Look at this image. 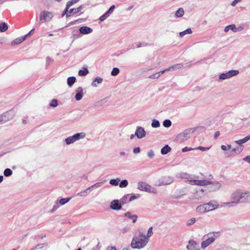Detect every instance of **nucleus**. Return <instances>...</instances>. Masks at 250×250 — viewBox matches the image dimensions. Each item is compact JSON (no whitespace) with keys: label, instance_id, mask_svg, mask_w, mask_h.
Masks as SVG:
<instances>
[{"label":"nucleus","instance_id":"nucleus-1","mask_svg":"<svg viewBox=\"0 0 250 250\" xmlns=\"http://www.w3.org/2000/svg\"><path fill=\"white\" fill-rule=\"evenodd\" d=\"M181 177L182 178L188 179L189 183L191 185L197 186H207L208 185L212 184L214 186V189H219L221 187V184L218 182H214L208 181V180H196L198 177L195 175H191L187 173H182L181 174Z\"/></svg>","mask_w":250,"mask_h":250},{"label":"nucleus","instance_id":"nucleus-2","mask_svg":"<svg viewBox=\"0 0 250 250\" xmlns=\"http://www.w3.org/2000/svg\"><path fill=\"white\" fill-rule=\"evenodd\" d=\"M230 198L232 203L236 204L250 203V191L237 189L232 193Z\"/></svg>","mask_w":250,"mask_h":250},{"label":"nucleus","instance_id":"nucleus-3","mask_svg":"<svg viewBox=\"0 0 250 250\" xmlns=\"http://www.w3.org/2000/svg\"><path fill=\"white\" fill-rule=\"evenodd\" d=\"M217 201L211 200L208 203L203 204L198 206L196 208V211L199 213H205L207 212L214 210L219 208Z\"/></svg>","mask_w":250,"mask_h":250},{"label":"nucleus","instance_id":"nucleus-4","mask_svg":"<svg viewBox=\"0 0 250 250\" xmlns=\"http://www.w3.org/2000/svg\"><path fill=\"white\" fill-rule=\"evenodd\" d=\"M220 233L219 231H214L210 232L204 236L205 240L201 243V248L205 249L210 244H212L216 238L220 236Z\"/></svg>","mask_w":250,"mask_h":250},{"label":"nucleus","instance_id":"nucleus-5","mask_svg":"<svg viewBox=\"0 0 250 250\" xmlns=\"http://www.w3.org/2000/svg\"><path fill=\"white\" fill-rule=\"evenodd\" d=\"M148 242V239H143L137 236L132 238L130 246L134 249H141L145 247Z\"/></svg>","mask_w":250,"mask_h":250},{"label":"nucleus","instance_id":"nucleus-6","mask_svg":"<svg viewBox=\"0 0 250 250\" xmlns=\"http://www.w3.org/2000/svg\"><path fill=\"white\" fill-rule=\"evenodd\" d=\"M137 188L141 191H144L148 193H156L157 190L146 182H139L138 183Z\"/></svg>","mask_w":250,"mask_h":250},{"label":"nucleus","instance_id":"nucleus-7","mask_svg":"<svg viewBox=\"0 0 250 250\" xmlns=\"http://www.w3.org/2000/svg\"><path fill=\"white\" fill-rule=\"evenodd\" d=\"M85 137V133L83 132L77 133L72 136H69L65 139V143L69 145Z\"/></svg>","mask_w":250,"mask_h":250},{"label":"nucleus","instance_id":"nucleus-8","mask_svg":"<svg viewBox=\"0 0 250 250\" xmlns=\"http://www.w3.org/2000/svg\"><path fill=\"white\" fill-rule=\"evenodd\" d=\"M193 132L191 128L187 129L182 133L179 134L177 139L180 142H184L190 138L191 134Z\"/></svg>","mask_w":250,"mask_h":250},{"label":"nucleus","instance_id":"nucleus-9","mask_svg":"<svg viewBox=\"0 0 250 250\" xmlns=\"http://www.w3.org/2000/svg\"><path fill=\"white\" fill-rule=\"evenodd\" d=\"M239 73L237 70H231L226 73H223L219 76V80H223L229 79L234 76L237 75Z\"/></svg>","mask_w":250,"mask_h":250},{"label":"nucleus","instance_id":"nucleus-10","mask_svg":"<svg viewBox=\"0 0 250 250\" xmlns=\"http://www.w3.org/2000/svg\"><path fill=\"white\" fill-rule=\"evenodd\" d=\"M53 16L52 13L49 11H43L40 13V20L44 22L48 21L51 20Z\"/></svg>","mask_w":250,"mask_h":250},{"label":"nucleus","instance_id":"nucleus-11","mask_svg":"<svg viewBox=\"0 0 250 250\" xmlns=\"http://www.w3.org/2000/svg\"><path fill=\"white\" fill-rule=\"evenodd\" d=\"M174 181V179L172 177L170 176L164 177L161 179H160L158 181V186H161L163 185H169Z\"/></svg>","mask_w":250,"mask_h":250},{"label":"nucleus","instance_id":"nucleus-12","mask_svg":"<svg viewBox=\"0 0 250 250\" xmlns=\"http://www.w3.org/2000/svg\"><path fill=\"white\" fill-rule=\"evenodd\" d=\"M122 205L120 202H119V200L116 199L113 200L110 205V208L111 209L115 210H119L122 208Z\"/></svg>","mask_w":250,"mask_h":250},{"label":"nucleus","instance_id":"nucleus-13","mask_svg":"<svg viewBox=\"0 0 250 250\" xmlns=\"http://www.w3.org/2000/svg\"><path fill=\"white\" fill-rule=\"evenodd\" d=\"M188 250H200L198 243L194 240H190L187 246Z\"/></svg>","mask_w":250,"mask_h":250},{"label":"nucleus","instance_id":"nucleus-14","mask_svg":"<svg viewBox=\"0 0 250 250\" xmlns=\"http://www.w3.org/2000/svg\"><path fill=\"white\" fill-rule=\"evenodd\" d=\"M146 134V131L143 127L141 126H138L137 127L135 135H136L138 139L144 138L145 137Z\"/></svg>","mask_w":250,"mask_h":250},{"label":"nucleus","instance_id":"nucleus-15","mask_svg":"<svg viewBox=\"0 0 250 250\" xmlns=\"http://www.w3.org/2000/svg\"><path fill=\"white\" fill-rule=\"evenodd\" d=\"M115 5H112L109 9L103 15H102L100 18L99 20L100 21H104L107 18H108L110 14H111L114 9H115Z\"/></svg>","mask_w":250,"mask_h":250},{"label":"nucleus","instance_id":"nucleus-16","mask_svg":"<svg viewBox=\"0 0 250 250\" xmlns=\"http://www.w3.org/2000/svg\"><path fill=\"white\" fill-rule=\"evenodd\" d=\"M124 216L132 220L133 223L136 222L138 219V216L135 214H132L130 211H127L124 213Z\"/></svg>","mask_w":250,"mask_h":250},{"label":"nucleus","instance_id":"nucleus-17","mask_svg":"<svg viewBox=\"0 0 250 250\" xmlns=\"http://www.w3.org/2000/svg\"><path fill=\"white\" fill-rule=\"evenodd\" d=\"M76 91L77 93L75 95V99L78 101L81 100L83 96V88L82 87H79L76 89Z\"/></svg>","mask_w":250,"mask_h":250},{"label":"nucleus","instance_id":"nucleus-18","mask_svg":"<svg viewBox=\"0 0 250 250\" xmlns=\"http://www.w3.org/2000/svg\"><path fill=\"white\" fill-rule=\"evenodd\" d=\"M79 31L81 34L85 35L92 33L93 30L91 28L88 26H82L80 28Z\"/></svg>","mask_w":250,"mask_h":250},{"label":"nucleus","instance_id":"nucleus-19","mask_svg":"<svg viewBox=\"0 0 250 250\" xmlns=\"http://www.w3.org/2000/svg\"><path fill=\"white\" fill-rule=\"evenodd\" d=\"M239 28H240L239 31L243 29V28H242L241 27H240L239 28H238L237 29L236 28V26L235 24H230V25H228L225 27L224 31L225 32H227L230 29L232 31L235 32H237L238 29Z\"/></svg>","mask_w":250,"mask_h":250},{"label":"nucleus","instance_id":"nucleus-20","mask_svg":"<svg viewBox=\"0 0 250 250\" xmlns=\"http://www.w3.org/2000/svg\"><path fill=\"white\" fill-rule=\"evenodd\" d=\"M25 40V37H24V36L21 37H20V38H16V39H15L14 40H13L11 42V44L12 45H17L18 44H20V43H21L22 42H23Z\"/></svg>","mask_w":250,"mask_h":250},{"label":"nucleus","instance_id":"nucleus-21","mask_svg":"<svg viewBox=\"0 0 250 250\" xmlns=\"http://www.w3.org/2000/svg\"><path fill=\"white\" fill-rule=\"evenodd\" d=\"M171 150V148L168 145H167L161 149V153L163 155H165L170 152Z\"/></svg>","mask_w":250,"mask_h":250},{"label":"nucleus","instance_id":"nucleus-22","mask_svg":"<svg viewBox=\"0 0 250 250\" xmlns=\"http://www.w3.org/2000/svg\"><path fill=\"white\" fill-rule=\"evenodd\" d=\"M103 79L102 78L97 77L92 81L91 85L93 87H97V85L96 83L97 82L98 83H101L103 82Z\"/></svg>","mask_w":250,"mask_h":250},{"label":"nucleus","instance_id":"nucleus-23","mask_svg":"<svg viewBox=\"0 0 250 250\" xmlns=\"http://www.w3.org/2000/svg\"><path fill=\"white\" fill-rule=\"evenodd\" d=\"M250 140V137H249L248 136H247L245 137V138H243L242 139H240L239 140L235 141V143L236 144L239 145L240 146H242L241 145L242 144L246 143L247 142H248Z\"/></svg>","mask_w":250,"mask_h":250},{"label":"nucleus","instance_id":"nucleus-24","mask_svg":"<svg viewBox=\"0 0 250 250\" xmlns=\"http://www.w3.org/2000/svg\"><path fill=\"white\" fill-rule=\"evenodd\" d=\"M76 79L74 76L69 77L67 78V83L69 87H71L75 83Z\"/></svg>","mask_w":250,"mask_h":250},{"label":"nucleus","instance_id":"nucleus-25","mask_svg":"<svg viewBox=\"0 0 250 250\" xmlns=\"http://www.w3.org/2000/svg\"><path fill=\"white\" fill-rule=\"evenodd\" d=\"M83 5H81L77 8H72L69 10V14H76L78 13L82 9H83Z\"/></svg>","mask_w":250,"mask_h":250},{"label":"nucleus","instance_id":"nucleus-26","mask_svg":"<svg viewBox=\"0 0 250 250\" xmlns=\"http://www.w3.org/2000/svg\"><path fill=\"white\" fill-rule=\"evenodd\" d=\"M184 14V10L183 8H180L177 10L175 14V17L176 18H181Z\"/></svg>","mask_w":250,"mask_h":250},{"label":"nucleus","instance_id":"nucleus-27","mask_svg":"<svg viewBox=\"0 0 250 250\" xmlns=\"http://www.w3.org/2000/svg\"><path fill=\"white\" fill-rule=\"evenodd\" d=\"M8 28V26L7 23L2 22L0 24V31L4 32L6 31Z\"/></svg>","mask_w":250,"mask_h":250},{"label":"nucleus","instance_id":"nucleus-28","mask_svg":"<svg viewBox=\"0 0 250 250\" xmlns=\"http://www.w3.org/2000/svg\"><path fill=\"white\" fill-rule=\"evenodd\" d=\"M164 73V71H160L158 72H157L155 74L150 75L149 76V78H151V79H157Z\"/></svg>","mask_w":250,"mask_h":250},{"label":"nucleus","instance_id":"nucleus-29","mask_svg":"<svg viewBox=\"0 0 250 250\" xmlns=\"http://www.w3.org/2000/svg\"><path fill=\"white\" fill-rule=\"evenodd\" d=\"M90 189V188H88L86 189H85L84 190H83L80 192H79L77 194V195L82 196V197H85L86 196L88 193V190Z\"/></svg>","mask_w":250,"mask_h":250},{"label":"nucleus","instance_id":"nucleus-30","mask_svg":"<svg viewBox=\"0 0 250 250\" xmlns=\"http://www.w3.org/2000/svg\"><path fill=\"white\" fill-rule=\"evenodd\" d=\"M89 71L87 68L84 67L83 70H80L78 72V75L80 76H84L88 73Z\"/></svg>","mask_w":250,"mask_h":250},{"label":"nucleus","instance_id":"nucleus-31","mask_svg":"<svg viewBox=\"0 0 250 250\" xmlns=\"http://www.w3.org/2000/svg\"><path fill=\"white\" fill-rule=\"evenodd\" d=\"M243 147L244 146H240L233 148L231 151L237 154H240L243 151Z\"/></svg>","mask_w":250,"mask_h":250},{"label":"nucleus","instance_id":"nucleus-32","mask_svg":"<svg viewBox=\"0 0 250 250\" xmlns=\"http://www.w3.org/2000/svg\"><path fill=\"white\" fill-rule=\"evenodd\" d=\"M128 196L129 194H128L124 195L122 198H121V199L120 200V202H121L122 205H124L128 202L127 201Z\"/></svg>","mask_w":250,"mask_h":250},{"label":"nucleus","instance_id":"nucleus-33","mask_svg":"<svg viewBox=\"0 0 250 250\" xmlns=\"http://www.w3.org/2000/svg\"><path fill=\"white\" fill-rule=\"evenodd\" d=\"M160 126L159 121L156 119H153L151 123V126L154 128H157Z\"/></svg>","mask_w":250,"mask_h":250},{"label":"nucleus","instance_id":"nucleus-34","mask_svg":"<svg viewBox=\"0 0 250 250\" xmlns=\"http://www.w3.org/2000/svg\"><path fill=\"white\" fill-rule=\"evenodd\" d=\"M47 246V243L39 244H38L37 245H36V246L34 247L33 248H32L30 250H36L37 249H41L44 246Z\"/></svg>","mask_w":250,"mask_h":250},{"label":"nucleus","instance_id":"nucleus-35","mask_svg":"<svg viewBox=\"0 0 250 250\" xmlns=\"http://www.w3.org/2000/svg\"><path fill=\"white\" fill-rule=\"evenodd\" d=\"M191 33H192V30H191V28H188V29L185 30V31L181 32L180 33V36L181 37H183L186 34H190Z\"/></svg>","mask_w":250,"mask_h":250},{"label":"nucleus","instance_id":"nucleus-36","mask_svg":"<svg viewBox=\"0 0 250 250\" xmlns=\"http://www.w3.org/2000/svg\"><path fill=\"white\" fill-rule=\"evenodd\" d=\"M13 173L12 170L10 168H6L3 172L4 175L6 177L11 176Z\"/></svg>","mask_w":250,"mask_h":250},{"label":"nucleus","instance_id":"nucleus-37","mask_svg":"<svg viewBox=\"0 0 250 250\" xmlns=\"http://www.w3.org/2000/svg\"><path fill=\"white\" fill-rule=\"evenodd\" d=\"M120 181L119 178H117L116 179H111L109 181V184L113 186H117L119 184V182Z\"/></svg>","mask_w":250,"mask_h":250},{"label":"nucleus","instance_id":"nucleus-38","mask_svg":"<svg viewBox=\"0 0 250 250\" xmlns=\"http://www.w3.org/2000/svg\"><path fill=\"white\" fill-rule=\"evenodd\" d=\"M152 229H153V227H150L147 230V234L146 235V239L149 240V238L150 237H151L153 235V232L152 231Z\"/></svg>","mask_w":250,"mask_h":250},{"label":"nucleus","instance_id":"nucleus-39","mask_svg":"<svg viewBox=\"0 0 250 250\" xmlns=\"http://www.w3.org/2000/svg\"><path fill=\"white\" fill-rule=\"evenodd\" d=\"M71 198H62L59 201V203L61 205H63L68 202Z\"/></svg>","mask_w":250,"mask_h":250},{"label":"nucleus","instance_id":"nucleus-40","mask_svg":"<svg viewBox=\"0 0 250 250\" xmlns=\"http://www.w3.org/2000/svg\"><path fill=\"white\" fill-rule=\"evenodd\" d=\"M120 72V70L117 67H114L113 68L111 74L112 76H115L117 75Z\"/></svg>","mask_w":250,"mask_h":250},{"label":"nucleus","instance_id":"nucleus-41","mask_svg":"<svg viewBox=\"0 0 250 250\" xmlns=\"http://www.w3.org/2000/svg\"><path fill=\"white\" fill-rule=\"evenodd\" d=\"M58 101L56 99L52 100L50 103H49V105L53 107H56L58 106Z\"/></svg>","mask_w":250,"mask_h":250},{"label":"nucleus","instance_id":"nucleus-42","mask_svg":"<svg viewBox=\"0 0 250 250\" xmlns=\"http://www.w3.org/2000/svg\"><path fill=\"white\" fill-rule=\"evenodd\" d=\"M128 185V181L127 180H122L119 184V187L121 188H125Z\"/></svg>","mask_w":250,"mask_h":250},{"label":"nucleus","instance_id":"nucleus-43","mask_svg":"<svg viewBox=\"0 0 250 250\" xmlns=\"http://www.w3.org/2000/svg\"><path fill=\"white\" fill-rule=\"evenodd\" d=\"M163 125L165 127H169L171 125V122L169 120L166 119L163 122Z\"/></svg>","mask_w":250,"mask_h":250},{"label":"nucleus","instance_id":"nucleus-44","mask_svg":"<svg viewBox=\"0 0 250 250\" xmlns=\"http://www.w3.org/2000/svg\"><path fill=\"white\" fill-rule=\"evenodd\" d=\"M69 8H67V7H65V9L63 11L62 13V17H63L64 15H66V17L67 18L71 16V14H69L68 10Z\"/></svg>","mask_w":250,"mask_h":250},{"label":"nucleus","instance_id":"nucleus-45","mask_svg":"<svg viewBox=\"0 0 250 250\" xmlns=\"http://www.w3.org/2000/svg\"><path fill=\"white\" fill-rule=\"evenodd\" d=\"M195 221H196V220H195V219L194 218H191L189 220L187 221V225L188 226H191L193 224L195 223Z\"/></svg>","mask_w":250,"mask_h":250},{"label":"nucleus","instance_id":"nucleus-46","mask_svg":"<svg viewBox=\"0 0 250 250\" xmlns=\"http://www.w3.org/2000/svg\"><path fill=\"white\" fill-rule=\"evenodd\" d=\"M102 182L96 183L95 184L92 185L89 188H97L102 186Z\"/></svg>","mask_w":250,"mask_h":250},{"label":"nucleus","instance_id":"nucleus-47","mask_svg":"<svg viewBox=\"0 0 250 250\" xmlns=\"http://www.w3.org/2000/svg\"><path fill=\"white\" fill-rule=\"evenodd\" d=\"M209 149V147H206L204 146H200L196 148V149L202 150L203 151L208 150ZM195 149V148H194Z\"/></svg>","mask_w":250,"mask_h":250},{"label":"nucleus","instance_id":"nucleus-48","mask_svg":"<svg viewBox=\"0 0 250 250\" xmlns=\"http://www.w3.org/2000/svg\"><path fill=\"white\" fill-rule=\"evenodd\" d=\"M53 62V60L50 58L49 57H47L46 58V65L48 66L49 64Z\"/></svg>","mask_w":250,"mask_h":250},{"label":"nucleus","instance_id":"nucleus-49","mask_svg":"<svg viewBox=\"0 0 250 250\" xmlns=\"http://www.w3.org/2000/svg\"><path fill=\"white\" fill-rule=\"evenodd\" d=\"M147 156L150 158H152L154 156V151L152 150H150L147 152Z\"/></svg>","mask_w":250,"mask_h":250},{"label":"nucleus","instance_id":"nucleus-50","mask_svg":"<svg viewBox=\"0 0 250 250\" xmlns=\"http://www.w3.org/2000/svg\"><path fill=\"white\" fill-rule=\"evenodd\" d=\"M193 149H194V148H193L192 147H188V146H186V147H184L182 149V152H187V151H190V150H193Z\"/></svg>","mask_w":250,"mask_h":250},{"label":"nucleus","instance_id":"nucleus-51","mask_svg":"<svg viewBox=\"0 0 250 250\" xmlns=\"http://www.w3.org/2000/svg\"><path fill=\"white\" fill-rule=\"evenodd\" d=\"M141 151V149L139 147L133 148V152L134 154L139 153Z\"/></svg>","mask_w":250,"mask_h":250},{"label":"nucleus","instance_id":"nucleus-52","mask_svg":"<svg viewBox=\"0 0 250 250\" xmlns=\"http://www.w3.org/2000/svg\"><path fill=\"white\" fill-rule=\"evenodd\" d=\"M139 195H133L131 196L130 197L128 202H131V201H133L134 200L137 199L139 197Z\"/></svg>","mask_w":250,"mask_h":250},{"label":"nucleus","instance_id":"nucleus-53","mask_svg":"<svg viewBox=\"0 0 250 250\" xmlns=\"http://www.w3.org/2000/svg\"><path fill=\"white\" fill-rule=\"evenodd\" d=\"M174 69H180L183 67L182 63H178L173 65Z\"/></svg>","mask_w":250,"mask_h":250},{"label":"nucleus","instance_id":"nucleus-54","mask_svg":"<svg viewBox=\"0 0 250 250\" xmlns=\"http://www.w3.org/2000/svg\"><path fill=\"white\" fill-rule=\"evenodd\" d=\"M35 29L33 28L31 30V31L26 35L24 36V37H25V39H26L28 36H30L32 34H33Z\"/></svg>","mask_w":250,"mask_h":250},{"label":"nucleus","instance_id":"nucleus-55","mask_svg":"<svg viewBox=\"0 0 250 250\" xmlns=\"http://www.w3.org/2000/svg\"><path fill=\"white\" fill-rule=\"evenodd\" d=\"M243 161L250 164V156H247L243 158Z\"/></svg>","mask_w":250,"mask_h":250},{"label":"nucleus","instance_id":"nucleus-56","mask_svg":"<svg viewBox=\"0 0 250 250\" xmlns=\"http://www.w3.org/2000/svg\"><path fill=\"white\" fill-rule=\"evenodd\" d=\"M138 237L141 238L143 239H146V235L144 234L142 232H140L138 235Z\"/></svg>","mask_w":250,"mask_h":250},{"label":"nucleus","instance_id":"nucleus-57","mask_svg":"<svg viewBox=\"0 0 250 250\" xmlns=\"http://www.w3.org/2000/svg\"><path fill=\"white\" fill-rule=\"evenodd\" d=\"M242 0H234L231 3V5L232 6H235L237 3L241 1Z\"/></svg>","mask_w":250,"mask_h":250},{"label":"nucleus","instance_id":"nucleus-58","mask_svg":"<svg viewBox=\"0 0 250 250\" xmlns=\"http://www.w3.org/2000/svg\"><path fill=\"white\" fill-rule=\"evenodd\" d=\"M59 207V205L58 204V203H56V205H55L52 209V212H54L55 210H56Z\"/></svg>","mask_w":250,"mask_h":250},{"label":"nucleus","instance_id":"nucleus-59","mask_svg":"<svg viewBox=\"0 0 250 250\" xmlns=\"http://www.w3.org/2000/svg\"><path fill=\"white\" fill-rule=\"evenodd\" d=\"M119 155L120 156H127L128 154L124 151H120L119 153Z\"/></svg>","mask_w":250,"mask_h":250},{"label":"nucleus","instance_id":"nucleus-60","mask_svg":"<svg viewBox=\"0 0 250 250\" xmlns=\"http://www.w3.org/2000/svg\"><path fill=\"white\" fill-rule=\"evenodd\" d=\"M73 5V2H72L71 0H70L67 2L66 7H67V8H69V7H71Z\"/></svg>","mask_w":250,"mask_h":250},{"label":"nucleus","instance_id":"nucleus-61","mask_svg":"<svg viewBox=\"0 0 250 250\" xmlns=\"http://www.w3.org/2000/svg\"><path fill=\"white\" fill-rule=\"evenodd\" d=\"M219 135H220V132L218 131H216L214 133V139H216Z\"/></svg>","mask_w":250,"mask_h":250},{"label":"nucleus","instance_id":"nucleus-62","mask_svg":"<svg viewBox=\"0 0 250 250\" xmlns=\"http://www.w3.org/2000/svg\"><path fill=\"white\" fill-rule=\"evenodd\" d=\"M106 250H117L115 246L113 247H108L107 248Z\"/></svg>","mask_w":250,"mask_h":250},{"label":"nucleus","instance_id":"nucleus-63","mask_svg":"<svg viewBox=\"0 0 250 250\" xmlns=\"http://www.w3.org/2000/svg\"><path fill=\"white\" fill-rule=\"evenodd\" d=\"M171 69H174V67L173 66H171L167 68H166L165 69L163 70L162 71H164V72H165L167 71H169Z\"/></svg>","mask_w":250,"mask_h":250},{"label":"nucleus","instance_id":"nucleus-64","mask_svg":"<svg viewBox=\"0 0 250 250\" xmlns=\"http://www.w3.org/2000/svg\"><path fill=\"white\" fill-rule=\"evenodd\" d=\"M221 147V149L224 151L228 150L227 146H226L225 145H222Z\"/></svg>","mask_w":250,"mask_h":250}]
</instances>
